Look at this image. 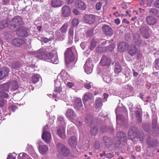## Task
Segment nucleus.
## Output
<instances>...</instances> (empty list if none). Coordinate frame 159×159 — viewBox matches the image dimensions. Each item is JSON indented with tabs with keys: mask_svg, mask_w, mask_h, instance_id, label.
Returning a JSON list of instances; mask_svg holds the SVG:
<instances>
[{
	"mask_svg": "<svg viewBox=\"0 0 159 159\" xmlns=\"http://www.w3.org/2000/svg\"><path fill=\"white\" fill-rule=\"evenodd\" d=\"M9 85V83H6L1 85L0 88L2 90L7 91L8 90L9 88H10Z\"/></svg>",
	"mask_w": 159,
	"mask_h": 159,
	"instance_id": "e433bc0d",
	"label": "nucleus"
},
{
	"mask_svg": "<svg viewBox=\"0 0 159 159\" xmlns=\"http://www.w3.org/2000/svg\"><path fill=\"white\" fill-rule=\"evenodd\" d=\"M102 29L104 33L108 35H112L114 33L111 28L107 25H104L102 27Z\"/></svg>",
	"mask_w": 159,
	"mask_h": 159,
	"instance_id": "4468645a",
	"label": "nucleus"
},
{
	"mask_svg": "<svg viewBox=\"0 0 159 159\" xmlns=\"http://www.w3.org/2000/svg\"><path fill=\"white\" fill-rule=\"evenodd\" d=\"M56 133L59 137L62 139L66 138L65 129L62 126H59L57 128Z\"/></svg>",
	"mask_w": 159,
	"mask_h": 159,
	"instance_id": "9b49d317",
	"label": "nucleus"
},
{
	"mask_svg": "<svg viewBox=\"0 0 159 159\" xmlns=\"http://www.w3.org/2000/svg\"><path fill=\"white\" fill-rule=\"evenodd\" d=\"M8 65L13 69L19 68L20 66V63L18 61H14L12 63H8Z\"/></svg>",
	"mask_w": 159,
	"mask_h": 159,
	"instance_id": "c756f323",
	"label": "nucleus"
},
{
	"mask_svg": "<svg viewBox=\"0 0 159 159\" xmlns=\"http://www.w3.org/2000/svg\"><path fill=\"white\" fill-rule=\"evenodd\" d=\"M95 16L93 15H85L84 17V22L89 24H92L95 20Z\"/></svg>",
	"mask_w": 159,
	"mask_h": 159,
	"instance_id": "9d476101",
	"label": "nucleus"
},
{
	"mask_svg": "<svg viewBox=\"0 0 159 159\" xmlns=\"http://www.w3.org/2000/svg\"><path fill=\"white\" fill-rule=\"evenodd\" d=\"M140 30H141V35L144 38L147 39L149 37V28L143 26L142 27L141 29H140Z\"/></svg>",
	"mask_w": 159,
	"mask_h": 159,
	"instance_id": "a211bd4d",
	"label": "nucleus"
},
{
	"mask_svg": "<svg viewBox=\"0 0 159 159\" xmlns=\"http://www.w3.org/2000/svg\"><path fill=\"white\" fill-rule=\"evenodd\" d=\"M76 132V130L74 127L70 126L68 127L67 131V134L71 135L73 134H75Z\"/></svg>",
	"mask_w": 159,
	"mask_h": 159,
	"instance_id": "2f4dec72",
	"label": "nucleus"
},
{
	"mask_svg": "<svg viewBox=\"0 0 159 159\" xmlns=\"http://www.w3.org/2000/svg\"><path fill=\"white\" fill-rule=\"evenodd\" d=\"M154 67L157 70H159V59H156L154 62Z\"/></svg>",
	"mask_w": 159,
	"mask_h": 159,
	"instance_id": "3c124183",
	"label": "nucleus"
},
{
	"mask_svg": "<svg viewBox=\"0 0 159 159\" xmlns=\"http://www.w3.org/2000/svg\"><path fill=\"white\" fill-rule=\"evenodd\" d=\"M103 80L107 83H109L111 82V78L110 77V75H106L104 74L102 76Z\"/></svg>",
	"mask_w": 159,
	"mask_h": 159,
	"instance_id": "37998d69",
	"label": "nucleus"
},
{
	"mask_svg": "<svg viewBox=\"0 0 159 159\" xmlns=\"http://www.w3.org/2000/svg\"><path fill=\"white\" fill-rule=\"evenodd\" d=\"M39 151L42 154H45L48 151V147L45 145L40 144L39 145Z\"/></svg>",
	"mask_w": 159,
	"mask_h": 159,
	"instance_id": "4be33fe9",
	"label": "nucleus"
},
{
	"mask_svg": "<svg viewBox=\"0 0 159 159\" xmlns=\"http://www.w3.org/2000/svg\"><path fill=\"white\" fill-rule=\"evenodd\" d=\"M137 52V49L135 46L132 45L130 48L129 52L131 55H134Z\"/></svg>",
	"mask_w": 159,
	"mask_h": 159,
	"instance_id": "4c0bfd02",
	"label": "nucleus"
},
{
	"mask_svg": "<svg viewBox=\"0 0 159 159\" xmlns=\"http://www.w3.org/2000/svg\"><path fill=\"white\" fill-rule=\"evenodd\" d=\"M51 6L54 7H59L61 6V2L60 0H52Z\"/></svg>",
	"mask_w": 159,
	"mask_h": 159,
	"instance_id": "cd10ccee",
	"label": "nucleus"
},
{
	"mask_svg": "<svg viewBox=\"0 0 159 159\" xmlns=\"http://www.w3.org/2000/svg\"><path fill=\"white\" fill-rule=\"evenodd\" d=\"M74 30L73 27H70L69 30V37L70 39H72L73 36Z\"/></svg>",
	"mask_w": 159,
	"mask_h": 159,
	"instance_id": "8fccbe9b",
	"label": "nucleus"
},
{
	"mask_svg": "<svg viewBox=\"0 0 159 159\" xmlns=\"http://www.w3.org/2000/svg\"><path fill=\"white\" fill-rule=\"evenodd\" d=\"M122 68L121 66L118 62H116L114 66V71L116 73L118 74L120 73Z\"/></svg>",
	"mask_w": 159,
	"mask_h": 159,
	"instance_id": "7c9ffc66",
	"label": "nucleus"
},
{
	"mask_svg": "<svg viewBox=\"0 0 159 159\" xmlns=\"http://www.w3.org/2000/svg\"><path fill=\"white\" fill-rule=\"evenodd\" d=\"M10 88L11 90L15 91L17 89L18 87V85L17 81L13 80L11 81L9 83Z\"/></svg>",
	"mask_w": 159,
	"mask_h": 159,
	"instance_id": "393cba45",
	"label": "nucleus"
},
{
	"mask_svg": "<svg viewBox=\"0 0 159 159\" xmlns=\"http://www.w3.org/2000/svg\"><path fill=\"white\" fill-rule=\"evenodd\" d=\"M0 97L7 99H8L10 98L8 93L4 92L2 90L0 91Z\"/></svg>",
	"mask_w": 159,
	"mask_h": 159,
	"instance_id": "c03bdc74",
	"label": "nucleus"
},
{
	"mask_svg": "<svg viewBox=\"0 0 159 159\" xmlns=\"http://www.w3.org/2000/svg\"><path fill=\"white\" fill-rule=\"evenodd\" d=\"M9 24L7 20H4L0 22V29H2L7 27Z\"/></svg>",
	"mask_w": 159,
	"mask_h": 159,
	"instance_id": "79ce46f5",
	"label": "nucleus"
},
{
	"mask_svg": "<svg viewBox=\"0 0 159 159\" xmlns=\"http://www.w3.org/2000/svg\"><path fill=\"white\" fill-rule=\"evenodd\" d=\"M68 25L67 24H64L60 28L61 32L62 33H65L67 30Z\"/></svg>",
	"mask_w": 159,
	"mask_h": 159,
	"instance_id": "a18cd8bd",
	"label": "nucleus"
},
{
	"mask_svg": "<svg viewBox=\"0 0 159 159\" xmlns=\"http://www.w3.org/2000/svg\"><path fill=\"white\" fill-rule=\"evenodd\" d=\"M139 34L138 33H135L134 35L133 40L135 44L138 46L139 45Z\"/></svg>",
	"mask_w": 159,
	"mask_h": 159,
	"instance_id": "a19ab883",
	"label": "nucleus"
},
{
	"mask_svg": "<svg viewBox=\"0 0 159 159\" xmlns=\"http://www.w3.org/2000/svg\"><path fill=\"white\" fill-rule=\"evenodd\" d=\"M111 62V60L110 58L105 55H103L101 60L100 63L103 66H109Z\"/></svg>",
	"mask_w": 159,
	"mask_h": 159,
	"instance_id": "ddd939ff",
	"label": "nucleus"
},
{
	"mask_svg": "<svg viewBox=\"0 0 159 159\" xmlns=\"http://www.w3.org/2000/svg\"><path fill=\"white\" fill-rule=\"evenodd\" d=\"M116 121L118 123L119 120H122L123 119L124 116L122 115H117L116 114Z\"/></svg>",
	"mask_w": 159,
	"mask_h": 159,
	"instance_id": "6e6d98bb",
	"label": "nucleus"
},
{
	"mask_svg": "<svg viewBox=\"0 0 159 159\" xmlns=\"http://www.w3.org/2000/svg\"><path fill=\"white\" fill-rule=\"evenodd\" d=\"M117 137L120 141V144L125 145L127 142V137L125 133L123 131H120L117 133Z\"/></svg>",
	"mask_w": 159,
	"mask_h": 159,
	"instance_id": "0eeeda50",
	"label": "nucleus"
},
{
	"mask_svg": "<svg viewBox=\"0 0 159 159\" xmlns=\"http://www.w3.org/2000/svg\"><path fill=\"white\" fill-rule=\"evenodd\" d=\"M26 42L25 39L17 38L13 39L12 40L11 43L14 46L20 47L24 44Z\"/></svg>",
	"mask_w": 159,
	"mask_h": 159,
	"instance_id": "423d86ee",
	"label": "nucleus"
},
{
	"mask_svg": "<svg viewBox=\"0 0 159 159\" xmlns=\"http://www.w3.org/2000/svg\"><path fill=\"white\" fill-rule=\"evenodd\" d=\"M56 152L60 156L64 157L68 156L70 153L69 148L65 145L61 143L56 145Z\"/></svg>",
	"mask_w": 159,
	"mask_h": 159,
	"instance_id": "f257e3e1",
	"label": "nucleus"
},
{
	"mask_svg": "<svg viewBox=\"0 0 159 159\" xmlns=\"http://www.w3.org/2000/svg\"><path fill=\"white\" fill-rule=\"evenodd\" d=\"M102 140L104 144L106 146L111 145L112 142L111 138L107 136H103L102 137Z\"/></svg>",
	"mask_w": 159,
	"mask_h": 159,
	"instance_id": "412c9836",
	"label": "nucleus"
},
{
	"mask_svg": "<svg viewBox=\"0 0 159 159\" xmlns=\"http://www.w3.org/2000/svg\"><path fill=\"white\" fill-rule=\"evenodd\" d=\"M73 13H74L75 15H79V12L78 10L74 8L72 10Z\"/></svg>",
	"mask_w": 159,
	"mask_h": 159,
	"instance_id": "69168bd1",
	"label": "nucleus"
},
{
	"mask_svg": "<svg viewBox=\"0 0 159 159\" xmlns=\"http://www.w3.org/2000/svg\"><path fill=\"white\" fill-rule=\"evenodd\" d=\"M93 97L92 94L90 92H88L86 93L84 95L83 98V102L85 103L89 100H91Z\"/></svg>",
	"mask_w": 159,
	"mask_h": 159,
	"instance_id": "a878e982",
	"label": "nucleus"
},
{
	"mask_svg": "<svg viewBox=\"0 0 159 159\" xmlns=\"http://www.w3.org/2000/svg\"><path fill=\"white\" fill-rule=\"evenodd\" d=\"M96 106L97 108L101 107L102 105V99L100 98H97L95 101Z\"/></svg>",
	"mask_w": 159,
	"mask_h": 159,
	"instance_id": "c9c22d12",
	"label": "nucleus"
},
{
	"mask_svg": "<svg viewBox=\"0 0 159 159\" xmlns=\"http://www.w3.org/2000/svg\"><path fill=\"white\" fill-rule=\"evenodd\" d=\"M93 31L92 30H88L86 32V34L89 36H90L93 34Z\"/></svg>",
	"mask_w": 159,
	"mask_h": 159,
	"instance_id": "052dcab7",
	"label": "nucleus"
},
{
	"mask_svg": "<svg viewBox=\"0 0 159 159\" xmlns=\"http://www.w3.org/2000/svg\"><path fill=\"white\" fill-rule=\"evenodd\" d=\"M129 48V45L125 42H121L119 43L118 48L119 52H122L127 50Z\"/></svg>",
	"mask_w": 159,
	"mask_h": 159,
	"instance_id": "6ab92c4d",
	"label": "nucleus"
},
{
	"mask_svg": "<svg viewBox=\"0 0 159 159\" xmlns=\"http://www.w3.org/2000/svg\"><path fill=\"white\" fill-rule=\"evenodd\" d=\"M58 120L61 122L60 123L62 125H65V122L64 121V118L62 116H59L58 118Z\"/></svg>",
	"mask_w": 159,
	"mask_h": 159,
	"instance_id": "680f3d73",
	"label": "nucleus"
},
{
	"mask_svg": "<svg viewBox=\"0 0 159 159\" xmlns=\"http://www.w3.org/2000/svg\"><path fill=\"white\" fill-rule=\"evenodd\" d=\"M106 156L107 158L111 159L114 157V155L111 153H109L107 154V155H106Z\"/></svg>",
	"mask_w": 159,
	"mask_h": 159,
	"instance_id": "0e129e2a",
	"label": "nucleus"
},
{
	"mask_svg": "<svg viewBox=\"0 0 159 159\" xmlns=\"http://www.w3.org/2000/svg\"><path fill=\"white\" fill-rule=\"evenodd\" d=\"M44 50H40L35 54V57L39 59H43Z\"/></svg>",
	"mask_w": 159,
	"mask_h": 159,
	"instance_id": "72a5a7b5",
	"label": "nucleus"
},
{
	"mask_svg": "<svg viewBox=\"0 0 159 159\" xmlns=\"http://www.w3.org/2000/svg\"><path fill=\"white\" fill-rule=\"evenodd\" d=\"M143 128L145 131L149 132L150 130V127L148 125H143Z\"/></svg>",
	"mask_w": 159,
	"mask_h": 159,
	"instance_id": "bf43d9fd",
	"label": "nucleus"
},
{
	"mask_svg": "<svg viewBox=\"0 0 159 159\" xmlns=\"http://www.w3.org/2000/svg\"><path fill=\"white\" fill-rule=\"evenodd\" d=\"M157 117H154L152 120V124L153 127H156L157 124Z\"/></svg>",
	"mask_w": 159,
	"mask_h": 159,
	"instance_id": "864d4df0",
	"label": "nucleus"
},
{
	"mask_svg": "<svg viewBox=\"0 0 159 159\" xmlns=\"http://www.w3.org/2000/svg\"><path fill=\"white\" fill-rule=\"evenodd\" d=\"M96 42L94 39H92L90 43V49L92 51L96 47Z\"/></svg>",
	"mask_w": 159,
	"mask_h": 159,
	"instance_id": "de8ad7c7",
	"label": "nucleus"
},
{
	"mask_svg": "<svg viewBox=\"0 0 159 159\" xmlns=\"http://www.w3.org/2000/svg\"><path fill=\"white\" fill-rule=\"evenodd\" d=\"M73 104L74 108L77 110H80L83 108L82 102L80 98H75L73 101Z\"/></svg>",
	"mask_w": 159,
	"mask_h": 159,
	"instance_id": "1a4fd4ad",
	"label": "nucleus"
},
{
	"mask_svg": "<svg viewBox=\"0 0 159 159\" xmlns=\"http://www.w3.org/2000/svg\"><path fill=\"white\" fill-rule=\"evenodd\" d=\"M154 6L157 8H159V0L155 2Z\"/></svg>",
	"mask_w": 159,
	"mask_h": 159,
	"instance_id": "774afa93",
	"label": "nucleus"
},
{
	"mask_svg": "<svg viewBox=\"0 0 159 159\" xmlns=\"http://www.w3.org/2000/svg\"><path fill=\"white\" fill-rule=\"evenodd\" d=\"M48 61L54 64H57L58 62V59L56 57L53 56L52 54V57H51L49 60Z\"/></svg>",
	"mask_w": 159,
	"mask_h": 159,
	"instance_id": "49530a36",
	"label": "nucleus"
},
{
	"mask_svg": "<svg viewBox=\"0 0 159 159\" xmlns=\"http://www.w3.org/2000/svg\"><path fill=\"white\" fill-rule=\"evenodd\" d=\"M55 91L57 93H60L61 92V89L60 87H56L55 88Z\"/></svg>",
	"mask_w": 159,
	"mask_h": 159,
	"instance_id": "338daca9",
	"label": "nucleus"
},
{
	"mask_svg": "<svg viewBox=\"0 0 159 159\" xmlns=\"http://www.w3.org/2000/svg\"><path fill=\"white\" fill-rule=\"evenodd\" d=\"M40 75L39 74H36L33 75L32 77V81L33 83H35L40 80Z\"/></svg>",
	"mask_w": 159,
	"mask_h": 159,
	"instance_id": "58836bf2",
	"label": "nucleus"
},
{
	"mask_svg": "<svg viewBox=\"0 0 159 159\" xmlns=\"http://www.w3.org/2000/svg\"><path fill=\"white\" fill-rule=\"evenodd\" d=\"M98 128L96 125H94L92 124L91 125L90 132L91 134L93 135H95L98 133Z\"/></svg>",
	"mask_w": 159,
	"mask_h": 159,
	"instance_id": "bb28decb",
	"label": "nucleus"
},
{
	"mask_svg": "<svg viewBox=\"0 0 159 159\" xmlns=\"http://www.w3.org/2000/svg\"><path fill=\"white\" fill-rule=\"evenodd\" d=\"M146 20L148 24L149 25H152L157 22V20L152 16H148L146 18Z\"/></svg>",
	"mask_w": 159,
	"mask_h": 159,
	"instance_id": "b1692460",
	"label": "nucleus"
},
{
	"mask_svg": "<svg viewBox=\"0 0 159 159\" xmlns=\"http://www.w3.org/2000/svg\"><path fill=\"white\" fill-rule=\"evenodd\" d=\"M138 129L134 126L131 127L129 130L128 137L129 139H132L138 137Z\"/></svg>",
	"mask_w": 159,
	"mask_h": 159,
	"instance_id": "20e7f679",
	"label": "nucleus"
},
{
	"mask_svg": "<svg viewBox=\"0 0 159 159\" xmlns=\"http://www.w3.org/2000/svg\"><path fill=\"white\" fill-rule=\"evenodd\" d=\"M135 115L136 117V120L139 121V111H136L135 112Z\"/></svg>",
	"mask_w": 159,
	"mask_h": 159,
	"instance_id": "e2e57ef3",
	"label": "nucleus"
},
{
	"mask_svg": "<svg viewBox=\"0 0 159 159\" xmlns=\"http://www.w3.org/2000/svg\"><path fill=\"white\" fill-rule=\"evenodd\" d=\"M93 117L91 115H88L86 117L85 121L88 125H90L93 124Z\"/></svg>",
	"mask_w": 159,
	"mask_h": 159,
	"instance_id": "c85d7f7f",
	"label": "nucleus"
},
{
	"mask_svg": "<svg viewBox=\"0 0 159 159\" xmlns=\"http://www.w3.org/2000/svg\"><path fill=\"white\" fill-rule=\"evenodd\" d=\"M65 61L66 64H69L73 61L75 59V56L72 51L71 48H67L64 53Z\"/></svg>",
	"mask_w": 159,
	"mask_h": 159,
	"instance_id": "7ed1b4c3",
	"label": "nucleus"
},
{
	"mask_svg": "<svg viewBox=\"0 0 159 159\" xmlns=\"http://www.w3.org/2000/svg\"><path fill=\"white\" fill-rule=\"evenodd\" d=\"M66 116L70 120L77 121L78 117L74 111L71 109H68L66 111Z\"/></svg>",
	"mask_w": 159,
	"mask_h": 159,
	"instance_id": "39448f33",
	"label": "nucleus"
},
{
	"mask_svg": "<svg viewBox=\"0 0 159 159\" xmlns=\"http://www.w3.org/2000/svg\"><path fill=\"white\" fill-rule=\"evenodd\" d=\"M55 35L57 37L58 40L60 41H62L65 39L64 35L60 33L59 30H57L55 31Z\"/></svg>",
	"mask_w": 159,
	"mask_h": 159,
	"instance_id": "f704fd0d",
	"label": "nucleus"
},
{
	"mask_svg": "<svg viewBox=\"0 0 159 159\" xmlns=\"http://www.w3.org/2000/svg\"><path fill=\"white\" fill-rule=\"evenodd\" d=\"M29 153L32 156V157L34 158L36 157L37 156V154L35 153L34 149L32 150H31V151H30V152H29Z\"/></svg>",
	"mask_w": 159,
	"mask_h": 159,
	"instance_id": "13d9d810",
	"label": "nucleus"
},
{
	"mask_svg": "<svg viewBox=\"0 0 159 159\" xmlns=\"http://www.w3.org/2000/svg\"><path fill=\"white\" fill-rule=\"evenodd\" d=\"M76 140V137L75 136H72L68 139V143L70 146L75 147L77 144Z\"/></svg>",
	"mask_w": 159,
	"mask_h": 159,
	"instance_id": "5701e85b",
	"label": "nucleus"
},
{
	"mask_svg": "<svg viewBox=\"0 0 159 159\" xmlns=\"http://www.w3.org/2000/svg\"><path fill=\"white\" fill-rule=\"evenodd\" d=\"M16 30L17 34L19 36L26 37L28 35L29 30L26 27L20 28Z\"/></svg>",
	"mask_w": 159,
	"mask_h": 159,
	"instance_id": "6e6552de",
	"label": "nucleus"
},
{
	"mask_svg": "<svg viewBox=\"0 0 159 159\" xmlns=\"http://www.w3.org/2000/svg\"><path fill=\"white\" fill-rule=\"evenodd\" d=\"M102 4L101 2H97L96 5V10L99 11L101 10Z\"/></svg>",
	"mask_w": 159,
	"mask_h": 159,
	"instance_id": "4d7b16f0",
	"label": "nucleus"
},
{
	"mask_svg": "<svg viewBox=\"0 0 159 159\" xmlns=\"http://www.w3.org/2000/svg\"><path fill=\"white\" fill-rule=\"evenodd\" d=\"M149 13L152 15H156L158 13L157 10L155 8H151L150 10Z\"/></svg>",
	"mask_w": 159,
	"mask_h": 159,
	"instance_id": "09e8293b",
	"label": "nucleus"
},
{
	"mask_svg": "<svg viewBox=\"0 0 159 159\" xmlns=\"http://www.w3.org/2000/svg\"><path fill=\"white\" fill-rule=\"evenodd\" d=\"M9 71V69L6 67H3L0 69V80H2L4 78L8 75Z\"/></svg>",
	"mask_w": 159,
	"mask_h": 159,
	"instance_id": "2eb2a0df",
	"label": "nucleus"
},
{
	"mask_svg": "<svg viewBox=\"0 0 159 159\" xmlns=\"http://www.w3.org/2000/svg\"><path fill=\"white\" fill-rule=\"evenodd\" d=\"M61 14L64 17L68 16L70 13L71 11L70 7L67 5L63 6L61 9Z\"/></svg>",
	"mask_w": 159,
	"mask_h": 159,
	"instance_id": "dca6fc26",
	"label": "nucleus"
},
{
	"mask_svg": "<svg viewBox=\"0 0 159 159\" xmlns=\"http://www.w3.org/2000/svg\"><path fill=\"white\" fill-rule=\"evenodd\" d=\"M92 67L93 65L90 59H88L84 66L85 72L88 74L91 73L92 71Z\"/></svg>",
	"mask_w": 159,
	"mask_h": 159,
	"instance_id": "f8f14e48",
	"label": "nucleus"
},
{
	"mask_svg": "<svg viewBox=\"0 0 159 159\" xmlns=\"http://www.w3.org/2000/svg\"><path fill=\"white\" fill-rule=\"evenodd\" d=\"M79 24V20L77 19H74L72 21V25L74 27H76L78 26Z\"/></svg>",
	"mask_w": 159,
	"mask_h": 159,
	"instance_id": "603ef678",
	"label": "nucleus"
},
{
	"mask_svg": "<svg viewBox=\"0 0 159 159\" xmlns=\"http://www.w3.org/2000/svg\"><path fill=\"white\" fill-rule=\"evenodd\" d=\"M30 157L26 153H21L19 154L18 159H29Z\"/></svg>",
	"mask_w": 159,
	"mask_h": 159,
	"instance_id": "ea45409f",
	"label": "nucleus"
},
{
	"mask_svg": "<svg viewBox=\"0 0 159 159\" xmlns=\"http://www.w3.org/2000/svg\"><path fill=\"white\" fill-rule=\"evenodd\" d=\"M7 102V100L0 98V107H3Z\"/></svg>",
	"mask_w": 159,
	"mask_h": 159,
	"instance_id": "5fc2aeb1",
	"label": "nucleus"
},
{
	"mask_svg": "<svg viewBox=\"0 0 159 159\" xmlns=\"http://www.w3.org/2000/svg\"><path fill=\"white\" fill-rule=\"evenodd\" d=\"M23 24L22 18L20 16H16L13 18L10 24L17 30L21 28Z\"/></svg>",
	"mask_w": 159,
	"mask_h": 159,
	"instance_id": "f03ea898",
	"label": "nucleus"
},
{
	"mask_svg": "<svg viewBox=\"0 0 159 159\" xmlns=\"http://www.w3.org/2000/svg\"><path fill=\"white\" fill-rule=\"evenodd\" d=\"M75 6L76 8L82 10H84L86 8V6L85 3L81 0H77L74 2Z\"/></svg>",
	"mask_w": 159,
	"mask_h": 159,
	"instance_id": "f3484780",
	"label": "nucleus"
},
{
	"mask_svg": "<svg viewBox=\"0 0 159 159\" xmlns=\"http://www.w3.org/2000/svg\"><path fill=\"white\" fill-rule=\"evenodd\" d=\"M52 53L51 52H46V51L44 50V54L43 55V59L44 60H49L52 56Z\"/></svg>",
	"mask_w": 159,
	"mask_h": 159,
	"instance_id": "473e14b6",
	"label": "nucleus"
},
{
	"mask_svg": "<svg viewBox=\"0 0 159 159\" xmlns=\"http://www.w3.org/2000/svg\"><path fill=\"white\" fill-rule=\"evenodd\" d=\"M42 139L46 143H49L51 139V134L48 131L43 132L42 135Z\"/></svg>",
	"mask_w": 159,
	"mask_h": 159,
	"instance_id": "aec40b11",
	"label": "nucleus"
}]
</instances>
